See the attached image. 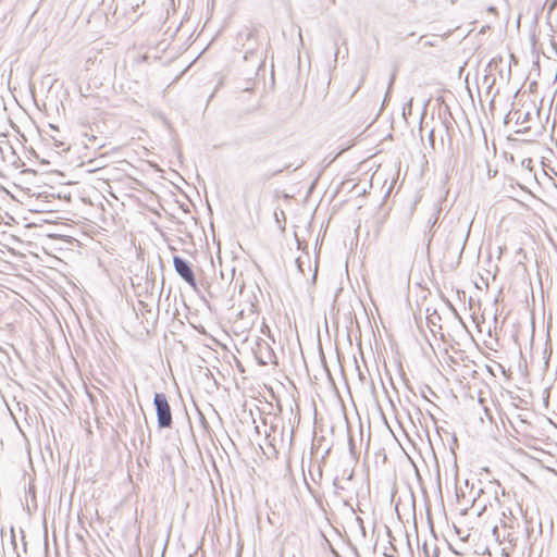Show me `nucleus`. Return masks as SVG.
<instances>
[{
  "label": "nucleus",
  "instance_id": "obj_7",
  "mask_svg": "<svg viewBox=\"0 0 557 557\" xmlns=\"http://www.w3.org/2000/svg\"><path fill=\"white\" fill-rule=\"evenodd\" d=\"M411 110H412V98H410L408 100V102H406L404 104V108H403V115L406 117L407 115L411 114Z\"/></svg>",
  "mask_w": 557,
  "mask_h": 557
},
{
  "label": "nucleus",
  "instance_id": "obj_1",
  "mask_svg": "<svg viewBox=\"0 0 557 557\" xmlns=\"http://www.w3.org/2000/svg\"><path fill=\"white\" fill-rule=\"evenodd\" d=\"M153 405L157 413V422L160 429H170L173 424L172 411L166 396L163 393H156Z\"/></svg>",
  "mask_w": 557,
  "mask_h": 557
},
{
  "label": "nucleus",
  "instance_id": "obj_15",
  "mask_svg": "<svg viewBox=\"0 0 557 557\" xmlns=\"http://www.w3.org/2000/svg\"><path fill=\"white\" fill-rule=\"evenodd\" d=\"M357 520L359 521L360 524H362L361 518H357Z\"/></svg>",
  "mask_w": 557,
  "mask_h": 557
},
{
  "label": "nucleus",
  "instance_id": "obj_4",
  "mask_svg": "<svg viewBox=\"0 0 557 557\" xmlns=\"http://www.w3.org/2000/svg\"><path fill=\"white\" fill-rule=\"evenodd\" d=\"M284 428L278 429L277 424L271 423L270 431H265L269 444L275 448L277 442H283Z\"/></svg>",
  "mask_w": 557,
  "mask_h": 557
},
{
  "label": "nucleus",
  "instance_id": "obj_14",
  "mask_svg": "<svg viewBox=\"0 0 557 557\" xmlns=\"http://www.w3.org/2000/svg\"><path fill=\"white\" fill-rule=\"evenodd\" d=\"M351 478H352V471H351V472L349 473V475L347 476V480L349 481V480H351Z\"/></svg>",
  "mask_w": 557,
  "mask_h": 557
},
{
  "label": "nucleus",
  "instance_id": "obj_12",
  "mask_svg": "<svg viewBox=\"0 0 557 557\" xmlns=\"http://www.w3.org/2000/svg\"><path fill=\"white\" fill-rule=\"evenodd\" d=\"M429 141L431 146L434 148V129H432L429 134Z\"/></svg>",
  "mask_w": 557,
  "mask_h": 557
},
{
  "label": "nucleus",
  "instance_id": "obj_9",
  "mask_svg": "<svg viewBox=\"0 0 557 557\" xmlns=\"http://www.w3.org/2000/svg\"><path fill=\"white\" fill-rule=\"evenodd\" d=\"M395 76H396V75H395V73H393V74L391 75L389 83H388V87H387V91H386V95H385V98H384L383 104L386 102V99H387V97H388V95H389V91H391L392 86H393L394 81H395Z\"/></svg>",
  "mask_w": 557,
  "mask_h": 557
},
{
  "label": "nucleus",
  "instance_id": "obj_5",
  "mask_svg": "<svg viewBox=\"0 0 557 557\" xmlns=\"http://www.w3.org/2000/svg\"><path fill=\"white\" fill-rule=\"evenodd\" d=\"M238 39L239 40H245V41H253V44L251 45H248L246 47V44H243V47L246 48L245 50V54H244V59L245 60H248L252 54H255V47H256V44H255V30H247V32H244V33H240L238 35Z\"/></svg>",
  "mask_w": 557,
  "mask_h": 557
},
{
  "label": "nucleus",
  "instance_id": "obj_13",
  "mask_svg": "<svg viewBox=\"0 0 557 557\" xmlns=\"http://www.w3.org/2000/svg\"><path fill=\"white\" fill-rule=\"evenodd\" d=\"M333 484L336 491L344 490V486L339 484L337 479L334 480Z\"/></svg>",
  "mask_w": 557,
  "mask_h": 557
},
{
  "label": "nucleus",
  "instance_id": "obj_11",
  "mask_svg": "<svg viewBox=\"0 0 557 557\" xmlns=\"http://www.w3.org/2000/svg\"><path fill=\"white\" fill-rule=\"evenodd\" d=\"M334 47H335V52H334V62H336V61H337L338 53H339V51H338V41H337V39H335V40H334Z\"/></svg>",
  "mask_w": 557,
  "mask_h": 557
},
{
  "label": "nucleus",
  "instance_id": "obj_8",
  "mask_svg": "<svg viewBox=\"0 0 557 557\" xmlns=\"http://www.w3.org/2000/svg\"><path fill=\"white\" fill-rule=\"evenodd\" d=\"M473 508H478V516H481L483 511L486 510V504H483L481 506V504L476 500L473 502V505H472Z\"/></svg>",
  "mask_w": 557,
  "mask_h": 557
},
{
  "label": "nucleus",
  "instance_id": "obj_6",
  "mask_svg": "<svg viewBox=\"0 0 557 557\" xmlns=\"http://www.w3.org/2000/svg\"><path fill=\"white\" fill-rule=\"evenodd\" d=\"M511 115L516 116V124L518 125H524L530 119L529 112L522 113L520 111H515L513 113H508V115L506 116V121L508 119H511Z\"/></svg>",
  "mask_w": 557,
  "mask_h": 557
},
{
  "label": "nucleus",
  "instance_id": "obj_3",
  "mask_svg": "<svg viewBox=\"0 0 557 557\" xmlns=\"http://www.w3.org/2000/svg\"><path fill=\"white\" fill-rule=\"evenodd\" d=\"M255 355L259 364L267 366L269 363H276V357L273 349L263 339H259L257 342V350L255 351Z\"/></svg>",
  "mask_w": 557,
  "mask_h": 557
},
{
  "label": "nucleus",
  "instance_id": "obj_10",
  "mask_svg": "<svg viewBox=\"0 0 557 557\" xmlns=\"http://www.w3.org/2000/svg\"><path fill=\"white\" fill-rule=\"evenodd\" d=\"M364 77H366V74H362L360 81H359V84L358 86L356 87V89L352 91L351 94V97L360 89V87L362 86L363 82H364Z\"/></svg>",
  "mask_w": 557,
  "mask_h": 557
},
{
  "label": "nucleus",
  "instance_id": "obj_2",
  "mask_svg": "<svg viewBox=\"0 0 557 557\" xmlns=\"http://www.w3.org/2000/svg\"><path fill=\"white\" fill-rule=\"evenodd\" d=\"M173 267L177 275L187 283L191 288H197V281L195 273L187 260L180 256L173 257Z\"/></svg>",
  "mask_w": 557,
  "mask_h": 557
},
{
  "label": "nucleus",
  "instance_id": "obj_16",
  "mask_svg": "<svg viewBox=\"0 0 557 557\" xmlns=\"http://www.w3.org/2000/svg\"><path fill=\"white\" fill-rule=\"evenodd\" d=\"M332 2V4H335V0H330Z\"/></svg>",
  "mask_w": 557,
  "mask_h": 557
}]
</instances>
